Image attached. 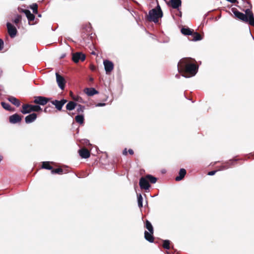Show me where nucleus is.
<instances>
[{
    "label": "nucleus",
    "mask_w": 254,
    "mask_h": 254,
    "mask_svg": "<svg viewBox=\"0 0 254 254\" xmlns=\"http://www.w3.org/2000/svg\"><path fill=\"white\" fill-rule=\"evenodd\" d=\"M144 171H140V175H142L143 173H144Z\"/></svg>",
    "instance_id": "obj_46"
},
{
    "label": "nucleus",
    "mask_w": 254,
    "mask_h": 254,
    "mask_svg": "<svg viewBox=\"0 0 254 254\" xmlns=\"http://www.w3.org/2000/svg\"><path fill=\"white\" fill-rule=\"evenodd\" d=\"M1 104L2 107L4 109H5L7 111L10 110V105L8 103H5L4 102H2L1 103Z\"/></svg>",
    "instance_id": "obj_32"
},
{
    "label": "nucleus",
    "mask_w": 254,
    "mask_h": 254,
    "mask_svg": "<svg viewBox=\"0 0 254 254\" xmlns=\"http://www.w3.org/2000/svg\"><path fill=\"white\" fill-rule=\"evenodd\" d=\"M85 92L89 96H93L98 93V91L94 88H86L85 89Z\"/></svg>",
    "instance_id": "obj_17"
},
{
    "label": "nucleus",
    "mask_w": 254,
    "mask_h": 254,
    "mask_svg": "<svg viewBox=\"0 0 254 254\" xmlns=\"http://www.w3.org/2000/svg\"><path fill=\"white\" fill-rule=\"evenodd\" d=\"M56 80L59 87L62 90H64L65 86V80L63 76L60 75L58 73H56Z\"/></svg>",
    "instance_id": "obj_8"
},
{
    "label": "nucleus",
    "mask_w": 254,
    "mask_h": 254,
    "mask_svg": "<svg viewBox=\"0 0 254 254\" xmlns=\"http://www.w3.org/2000/svg\"><path fill=\"white\" fill-rule=\"evenodd\" d=\"M21 16L20 15H17V16L14 18L13 22L15 24H17L19 22V21L21 20Z\"/></svg>",
    "instance_id": "obj_35"
},
{
    "label": "nucleus",
    "mask_w": 254,
    "mask_h": 254,
    "mask_svg": "<svg viewBox=\"0 0 254 254\" xmlns=\"http://www.w3.org/2000/svg\"><path fill=\"white\" fill-rule=\"evenodd\" d=\"M77 106V111L79 113L80 112H83L84 111V106L81 105H76Z\"/></svg>",
    "instance_id": "obj_33"
},
{
    "label": "nucleus",
    "mask_w": 254,
    "mask_h": 254,
    "mask_svg": "<svg viewBox=\"0 0 254 254\" xmlns=\"http://www.w3.org/2000/svg\"><path fill=\"white\" fill-rule=\"evenodd\" d=\"M3 48V41L0 39V50H2Z\"/></svg>",
    "instance_id": "obj_38"
},
{
    "label": "nucleus",
    "mask_w": 254,
    "mask_h": 254,
    "mask_svg": "<svg viewBox=\"0 0 254 254\" xmlns=\"http://www.w3.org/2000/svg\"><path fill=\"white\" fill-rule=\"evenodd\" d=\"M166 253H167V254H170V253H169L168 251H167V252H166Z\"/></svg>",
    "instance_id": "obj_51"
},
{
    "label": "nucleus",
    "mask_w": 254,
    "mask_h": 254,
    "mask_svg": "<svg viewBox=\"0 0 254 254\" xmlns=\"http://www.w3.org/2000/svg\"><path fill=\"white\" fill-rule=\"evenodd\" d=\"M179 175H186V170L184 168L181 169Z\"/></svg>",
    "instance_id": "obj_37"
},
{
    "label": "nucleus",
    "mask_w": 254,
    "mask_h": 254,
    "mask_svg": "<svg viewBox=\"0 0 254 254\" xmlns=\"http://www.w3.org/2000/svg\"><path fill=\"white\" fill-rule=\"evenodd\" d=\"M30 8L32 10L33 12L35 14L38 13V5L36 3H33L30 6Z\"/></svg>",
    "instance_id": "obj_30"
},
{
    "label": "nucleus",
    "mask_w": 254,
    "mask_h": 254,
    "mask_svg": "<svg viewBox=\"0 0 254 254\" xmlns=\"http://www.w3.org/2000/svg\"><path fill=\"white\" fill-rule=\"evenodd\" d=\"M139 186L142 190H148L150 187L149 181L147 178L142 177L139 180Z\"/></svg>",
    "instance_id": "obj_5"
},
{
    "label": "nucleus",
    "mask_w": 254,
    "mask_h": 254,
    "mask_svg": "<svg viewBox=\"0 0 254 254\" xmlns=\"http://www.w3.org/2000/svg\"><path fill=\"white\" fill-rule=\"evenodd\" d=\"M185 176H177L175 180L176 181H180L181 180H182Z\"/></svg>",
    "instance_id": "obj_36"
},
{
    "label": "nucleus",
    "mask_w": 254,
    "mask_h": 254,
    "mask_svg": "<svg viewBox=\"0 0 254 254\" xmlns=\"http://www.w3.org/2000/svg\"><path fill=\"white\" fill-rule=\"evenodd\" d=\"M181 32L185 35H191L192 34V31L188 28H182Z\"/></svg>",
    "instance_id": "obj_23"
},
{
    "label": "nucleus",
    "mask_w": 254,
    "mask_h": 254,
    "mask_svg": "<svg viewBox=\"0 0 254 254\" xmlns=\"http://www.w3.org/2000/svg\"><path fill=\"white\" fill-rule=\"evenodd\" d=\"M190 60L189 58L181 59L178 63V68L180 72L184 71L190 73L191 76H194L198 71V67L195 64L191 63Z\"/></svg>",
    "instance_id": "obj_1"
},
{
    "label": "nucleus",
    "mask_w": 254,
    "mask_h": 254,
    "mask_svg": "<svg viewBox=\"0 0 254 254\" xmlns=\"http://www.w3.org/2000/svg\"><path fill=\"white\" fill-rule=\"evenodd\" d=\"M30 113L31 112H38L41 110V108L39 105H30Z\"/></svg>",
    "instance_id": "obj_25"
},
{
    "label": "nucleus",
    "mask_w": 254,
    "mask_h": 254,
    "mask_svg": "<svg viewBox=\"0 0 254 254\" xmlns=\"http://www.w3.org/2000/svg\"><path fill=\"white\" fill-rule=\"evenodd\" d=\"M42 169L52 170V167L50 165L49 162H43L42 166Z\"/></svg>",
    "instance_id": "obj_26"
},
{
    "label": "nucleus",
    "mask_w": 254,
    "mask_h": 254,
    "mask_svg": "<svg viewBox=\"0 0 254 254\" xmlns=\"http://www.w3.org/2000/svg\"><path fill=\"white\" fill-rule=\"evenodd\" d=\"M183 76L185 77H188V76H186L185 75H183Z\"/></svg>",
    "instance_id": "obj_50"
},
{
    "label": "nucleus",
    "mask_w": 254,
    "mask_h": 254,
    "mask_svg": "<svg viewBox=\"0 0 254 254\" xmlns=\"http://www.w3.org/2000/svg\"><path fill=\"white\" fill-rule=\"evenodd\" d=\"M41 14H39V17H41Z\"/></svg>",
    "instance_id": "obj_52"
},
{
    "label": "nucleus",
    "mask_w": 254,
    "mask_h": 254,
    "mask_svg": "<svg viewBox=\"0 0 254 254\" xmlns=\"http://www.w3.org/2000/svg\"><path fill=\"white\" fill-rule=\"evenodd\" d=\"M8 99L9 102H10L12 104L16 107H19L20 105V101L17 99L13 96L9 97Z\"/></svg>",
    "instance_id": "obj_19"
},
{
    "label": "nucleus",
    "mask_w": 254,
    "mask_h": 254,
    "mask_svg": "<svg viewBox=\"0 0 254 254\" xmlns=\"http://www.w3.org/2000/svg\"><path fill=\"white\" fill-rule=\"evenodd\" d=\"M232 11L237 18L254 26V16L250 8L245 10V14L239 11L236 8L233 9Z\"/></svg>",
    "instance_id": "obj_2"
},
{
    "label": "nucleus",
    "mask_w": 254,
    "mask_h": 254,
    "mask_svg": "<svg viewBox=\"0 0 254 254\" xmlns=\"http://www.w3.org/2000/svg\"><path fill=\"white\" fill-rule=\"evenodd\" d=\"M162 16L163 12L159 4H157L155 8H153L149 11L148 19L154 23L158 22L159 18Z\"/></svg>",
    "instance_id": "obj_3"
},
{
    "label": "nucleus",
    "mask_w": 254,
    "mask_h": 254,
    "mask_svg": "<svg viewBox=\"0 0 254 254\" xmlns=\"http://www.w3.org/2000/svg\"><path fill=\"white\" fill-rule=\"evenodd\" d=\"M148 181L152 184L155 183L157 180V179L152 176H146Z\"/></svg>",
    "instance_id": "obj_31"
},
{
    "label": "nucleus",
    "mask_w": 254,
    "mask_h": 254,
    "mask_svg": "<svg viewBox=\"0 0 254 254\" xmlns=\"http://www.w3.org/2000/svg\"><path fill=\"white\" fill-rule=\"evenodd\" d=\"M80 98L79 97H77V98H74V100H76V101H79V99Z\"/></svg>",
    "instance_id": "obj_43"
},
{
    "label": "nucleus",
    "mask_w": 254,
    "mask_h": 254,
    "mask_svg": "<svg viewBox=\"0 0 254 254\" xmlns=\"http://www.w3.org/2000/svg\"><path fill=\"white\" fill-rule=\"evenodd\" d=\"M170 2L172 7L175 9L178 8L181 5L182 3L181 0H171Z\"/></svg>",
    "instance_id": "obj_18"
},
{
    "label": "nucleus",
    "mask_w": 254,
    "mask_h": 254,
    "mask_svg": "<svg viewBox=\"0 0 254 254\" xmlns=\"http://www.w3.org/2000/svg\"><path fill=\"white\" fill-rule=\"evenodd\" d=\"M51 173L52 174H59L61 173V167L55 169H52L51 170Z\"/></svg>",
    "instance_id": "obj_34"
},
{
    "label": "nucleus",
    "mask_w": 254,
    "mask_h": 254,
    "mask_svg": "<svg viewBox=\"0 0 254 254\" xmlns=\"http://www.w3.org/2000/svg\"><path fill=\"white\" fill-rule=\"evenodd\" d=\"M90 80H93V78H91L90 79Z\"/></svg>",
    "instance_id": "obj_53"
},
{
    "label": "nucleus",
    "mask_w": 254,
    "mask_h": 254,
    "mask_svg": "<svg viewBox=\"0 0 254 254\" xmlns=\"http://www.w3.org/2000/svg\"><path fill=\"white\" fill-rule=\"evenodd\" d=\"M170 242L169 240H164L163 241V247L167 250H169L170 248Z\"/></svg>",
    "instance_id": "obj_29"
},
{
    "label": "nucleus",
    "mask_w": 254,
    "mask_h": 254,
    "mask_svg": "<svg viewBox=\"0 0 254 254\" xmlns=\"http://www.w3.org/2000/svg\"><path fill=\"white\" fill-rule=\"evenodd\" d=\"M216 170H213L210 172H208L207 174V175H215V174L216 173Z\"/></svg>",
    "instance_id": "obj_39"
},
{
    "label": "nucleus",
    "mask_w": 254,
    "mask_h": 254,
    "mask_svg": "<svg viewBox=\"0 0 254 254\" xmlns=\"http://www.w3.org/2000/svg\"><path fill=\"white\" fill-rule=\"evenodd\" d=\"M103 64L107 74L111 72L114 68V64L111 61L107 60H104Z\"/></svg>",
    "instance_id": "obj_10"
},
{
    "label": "nucleus",
    "mask_w": 254,
    "mask_h": 254,
    "mask_svg": "<svg viewBox=\"0 0 254 254\" xmlns=\"http://www.w3.org/2000/svg\"><path fill=\"white\" fill-rule=\"evenodd\" d=\"M154 232H152V233L150 232H147L145 231L144 232V238L148 242L150 243H153L154 242V237H153Z\"/></svg>",
    "instance_id": "obj_14"
},
{
    "label": "nucleus",
    "mask_w": 254,
    "mask_h": 254,
    "mask_svg": "<svg viewBox=\"0 0 254 254\" xmlns=\"http://www.w3.org/2000/svg\"><path fill=\"white\" fill-rule=\"evenodd\" d=\"M235 161H236L235 160H230V162L232 164L234 163Z\"/></svg>",
    "instance_id": "obj_45"
},
{
    "label": "nucleus",
    "mask_w": 254,
    "mask_h": 254,
    "mask_svg": "<svg viewBox=\"0 0 254 254\" xmlns=\"http://www.w3.org/2000/svg\"><path fill=\"white\" fill-rule=\"evenodd\" d=\"M91 70H94L95 69V67H91Z\"/></svg>",
    "instance_id": "obj_47"
},
{
    "label": "nucleus",
    "mask_w": 254,
    "mask_h": 254,
    "mask_svg": "<svg viewBox=\"0 0 254 254\" xmlns=\"http://www.w3.org/2000/svg\"><path fill=\"white\" fill-rule=\"evenodd\" d=\"M23 12L26 15L29 21H31L34 20L35 16L33 14L31 13L30 11L27 9L22 10Z\"/></svg>",
    "instance_id": "obj_16"
},
{
    "label": "nucleus",
    "mask_w": 254,
    "mask_h": 254,
    "mask_svg": "<svg viewBox=\"0 0 254 254\" xmlns=\"http://www.w3.org/2000/svg\"><path fill=\"white\" fill-rule=\"evenodd\" d=\"M79 154L82 158H88L90 157V152L86 148H82L79 150Z\"/></svg>",
    "instance_id": "obj_13"
},
{
    "label": "nucleus",
    "mask_w": 254,
    "mask_h": 254,
    "mask_svg": "<svg viewBox=\"0 0 254 254\" xmlns=\"http://www.w3.org/2000/svg\"><path fill=\"white\" fill-rule=\"evenodd\" d=\"M61 173L64 174L70 173L76 175L75 172H74L71 169L67 166L61 167Z\"/></svg>",
    "instance_id": "obj_15"
},
{
    "label": "nucleus",
    "mask_w": 254,
    "mask_h": 254,
    "mask_svg": "<svg viewBox=\"0 0 254 254\" xmlns=\"http://www.w3.org/2000/svg\"><path fill=\"white\" fill-rule=\"evenodd\" d=\"M21 112L23 114H27L30 113V105L24 104L22 105V109Z\"/></svg>",
    "instance_id": "obj_20"
},
{
    "label": "nucleus",
    "mask_w": 254,
    "mask_h": 254,
    "mask_svg": "<svg viewBox=\"0 0 254 254\" xmlns=\"http://www.w3.org/2000/svg\"><path fill=\"white\" fill-rule=\"evenodd\" d=\"M92 54H93V55H95V52H92Z\"/></svg>",
    "instance_id": "obj_49"
},
{
    "label": "nucleus",
    "mask_w": 254,
    "mask_h": 254,
    "mask_svg": "<svg viewBox=\"0 0 254 254\" xmlns=\"http://www.w3.org/2000/svg\"><path fill=\"white\" fill-rule=\"evenodd\" d=\"M123 154L125 155H127V148H125L124 151H123Z\"/></svg>",
    "instance_id": "obj_41"
},
{
    "label": "nucleus",
    "mask_w": 254,
    "mask_h": 254,
    "mask_svg": "<svg viewBox=\"0 0 254 254\" xmlns=\"http://www.w3.org/2000/svg\"><path fill=\"white\" fill-rule=\"evenodd\" d=\"M9 121L10 123L15 124L21 122V117L17 114H14L9 117Z\"/></svg>",
    "instance_id": "obj_11"
},
{
    "label": "nucleus",
    "mask_w": 254,
    "mask_h": 254,
    "mask_svg": "<svg viewBox=\"0 0 254 254\" xmlns=\"http://www.w3.org/2000/svg\"><path fill=\"white\" fill-rule=\"evenodd\" d=\"M143 197L141 194H137V202L138 205L140 208L143 206L142 204Z\"/></svg>",
    "instance_id": "obj_28"
},
{
    "label": "nucleus",
    "mask_w": 254,
    "mask_h": 254,
    "mask_svg": "<svg viewBox=\"0 0 254 254\" xmlns=\"http://www.w3.org/2000/svg\"><path fill=\"white\" fill-rule=\"evenodd\" d=\"M77 104L73 101H69L66 105V109L67 110L71 111L74 109Z\"/></svg>",
    "instance_id": "obj_21"
},
{
    "label": "nucleus",
    "mask_w": 254,
    "mask_h": 254,
    "mask_svg": "<svg viewBox=\"0 0 254 254\" xmlns=\"http://www.w3.org/2000/svg\"><path fill=\"white\" fill-rule=\"evenodd\" d=\"M37 117L36 113H32L27 116L25 118V121L26 124H30L36 120Z\"/></svg>",
    "instance_id": "obj_12"
},
{
    "label": "nucleus",
    "mask_w": 254,
    "mask_h": 254,
    "mask_svg": "<svg viewBox=\"0 0 254 254\" xmlns=\"http://www.w3.org/2000/svg\"><path fill=\"white\" fill-rule=\"evenodd\" d=\"M176 77H177V78H179V75L178 74H176Z\"/></svg>",
    "instance_id": "obj_48"
},
{
    "label": "nucleus",
    "mask_w": 254,
    "mask_h": 254,
    "mask_svg": "<svg viewBox=\"0 0 254 254\" xmlns=\"http://www.w3.org/2000/svg\"><path fill=\"white\" fill-rule=\"evenodd\" d=\"M72 59L75 63H78L79 61H84L85 59V55L82 53L77 52L72 55Z\"/></svg>",
    "instance_id": "obj_9"
},
{
    "label": "nucleus",
    "mask_w": 254,
    "mask_h": 254,
    "mask_svg": "<svg viewBox=\"0 0 254 254\" xmlns=\"http://www.w3.org/2000/svg\"><path fill=\"white\" fill-rule=\"evenodd\" d=\"M105 103H98L96 104V107H102L105 106Z\"/></svg>",
    "instance_id": "obj_40"
},
{
    "label": "nucleus",
    "mask_w": 254,
    "mask_h": 254,
    "mask_svg": "<svg viewBox=\"0 0 254 254\" xmlns=\"http://www.w3.org/2000/svg\"><path fill=\"white\" fill-rule=\"evenodd\" d=\"M162 173L163 174H165V173H166V170H163L162 171Z\"/></svg>",
    "instance_id": "obj_44"
},
{
    "label": "nucleus",
    "mask_w": 254,
    "mask_h": 254,
    "mask_svg": "<svg viewBox=\"0 0 254 254\" xmlns=\"http://www.w3.org/2000/svg\"><path fill=\"white\" fill-rule=\"evenodd\" d=\"M50 98L44 96H36L34 97V103L44 106L50 101Z\"/></svg>",
    "instance_id": "obj_4"
},
{
    "label": "nucleus",
    "mask_w": 254,
    "mask_h": 254,
    "mask_svg": "<svg viewBox=\"0 0 254 254\" xmlns=\"http://www.w3.org/2000/svg\"><path fill=\"white\" fill-rule=\"evenodd\" d=\"M6 26L7 28L8 33L10 37H15L17 33V31L15 27L9 22L7 23Z\"/></svg>",
    "instance_id": "obj_6"
},
{
    "label": "nucleus",
    "mask_w": 254,
    "mask_h": 254,
    "mask_svg": "<svg viewBox=\"0 0 254 254\" xmlns=\"http://www.w3.org/2000/svg\"><path fill=\"white\" fill-rule=\"evenodd\" d=\"M75 121L79 124H82L84 123V116L83 115H78L75 117Z\"/></svg>",
    "instance_id": "obj_24"
},
{
    "label": "nucleus",
    "mask_w": 254,
    "mask_h": 254,
    "mask_svg": "<svg viewBox=\"0 0 254 254\" xmlns=\"http://www.w3.org/2000/svg\"><path fill=\"white\" fill-rule=\"evenodd\" d=\"M144 227L148 230L149 232H154L153 227L151 223L147 220L145 221Z\"/></svg>",
    "instance_id": "obj_22"
},
{
    "label": "nucleus",
    "mask_w": 254,
    "mask_h": 254,
    "mask_svg": "<svg viewBox=\"0 0 254 254\" xmlns=\"http://www.w3.org/2000/svg\"><path fill=\"white\" fill-rule=\"evenodd\" d=\"M128 153L130 154V155H132L133 154V150L131 149H129L128 150Z\"/></svg>",
    "instance_id": "obj_42"
},
{
    "label": "nucleus",
    "mask_w": 254,
    "mask_h": 254,
    "mask_svg": "<svg viewBox=\"0 0 254 254\" xmlns=\"http://www.w3.org/2000/svg\"><path fill=\"white\" fill-rule=\"evenodd\" d=\"M67 102V100L65 99H62L60 101L55 100L51 101V103L55 106L56 108L61 111L62 109L63 106Z\"/></svg>",
    "instance_id": "obj_7"
},
{
    "label": "nucleus",
    "mask_w": 254,
    "mask_h": 254,
    "mask_svg": "<svg viewBox=\"0 0 254 254\" xmlns=\"http://www.w3.org/2000/svg\"><path fill=\"white\" fill-rule=\"evenodd\" d=\"M191 35H192L193 40L194 41L201 40L202 39L201 35L197 32H194Z\"/></svg>",
    "instance_id": "obj_27"
}]
</instances>
